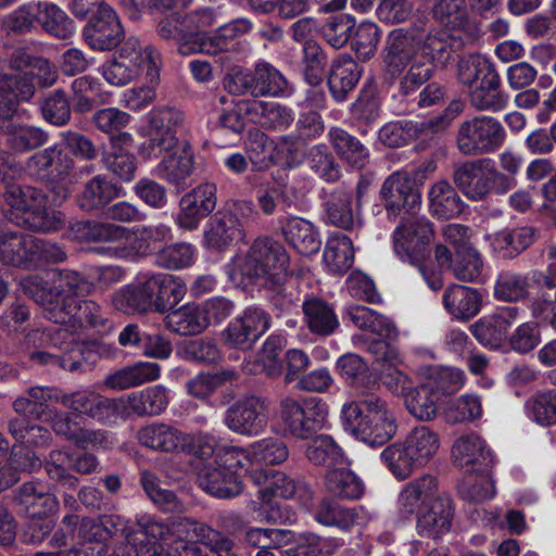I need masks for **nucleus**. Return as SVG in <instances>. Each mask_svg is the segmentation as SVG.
<instances>
[{"instance_id":"nucleus-1","label":"nucleus","mask_w":556,"mask_h":556,"mask_svg":"<svg viewBox=\"0 0 556 556\" xmlns=\"http://www.w3.org/2000/svg\"><path fill=\"white\" fill-rule=\"evenodd\" d=\"M466 40V33L450 27L396 28L387 37L383 63L392 76L402 74L409 65L403 80V88L408 92L430 79L434 68L444 66Z\"/></svg>"},{"instance_id":"nucleus-2","label":"nucleus","mask_w":556,"mask_h":556,"mask_svg":"<svg viewBox=\"0 0 556 556\" xmlns=\"http://www.w3.org/2000/svg\"><path fill=\"white\" fill-rule=\"evenodd\" d=\"M123 36L116 12L106 7V83L125 86L144 70L146 80L155 84L160 79V54L151 46L142 47L136 37L122 42Z\"/></svg>"},{"instance_id":"nucleus-3","label":"nucleus","mask_w":556,"mask_h":556,"mask_svg":"<svg viewBox=\"0 0 556 556\" xmlns=\"http://www.w3.org/2000/svg\"><path fill=\"white\" fill-rule=\"evenodd\" d=\"M16 73L0 75V127L12 117L21 101H28L35 93V85L49 87L58 78L54 66L48 59L17 51L10 60Z\"/></svg>"},{"instance_id":"nucleus-4","label":"nucleus","mask_w":556,"mask_h":556,"mask_svg":"<svg viewBox=\"0 0 556 556\" xmlns=\"http://www.w3.org/2000/svg\"><path fill=\"white\" fill-rule=\"evenodd\" d=\"M286 249L268 238L256 239L245 254L236 255L226 266L229 279L236 285H248L262 279L278 283L287 270Z\"/></svg>"},{"instance_id":"nucleus-5","label":"nucleus","mask_w":556,"mask_h":556,"mask_svg":"<svg viewBox=\"0 0 556 556\" xmlns=\"http://www.w3.org/2000/svg\"><path fill=\"white\" fill-rule=\"evenodd\" d=\"M341 418L345 430L370 446L386 444L397 430L393 412L386 401L376 395L345 403L341 409Z\"/></svg>"},{"instance_id":"nucleus-6","label":"nucleus","mask_w":556,"mask_h":556,"mask_svg":"<svg viewBox=\"0 0 556 556\" xmlns=\"http://www.w3.org/2000/svg\"><path fill=\"white\" fill-rule=\"evenodd\" d=\"M0 208L8 220L30 230L48 232L62 226L61 214L48 207L47 194L35 187H7L0 198Z\"/></svg>"},{"instance_id":"nucleus-7","label":"nucleus","mask_w":556,"mask_h":556,"mask_svg":"<svg viewBox=\"0 0 556 556\" xmlns=\"http://www.w3.org/2000/svg\"><path fill=\"white\" fill-rule=\"evenodd\" d=\"M441 446L438 432L428 426L413 428L405 440L387 446L381 458L392 475L404 480L434 459Z\"/></svg>"},{"instance_id":"nucleus-8","label":"nucleus","mask_w":556,"mask_h":556,"mask_svg":"<svg viewBox=\"0 0 556 556\" xmlns=\"http://www.w3.org/2000/svg\"><path fill=\"white\" fill-rule=\"evenodd\" d=\"M255 215L251 201L228 202L204 225L202 245L213 251H224L245 237L244 223Z\"/></svg>"},{"instance_id":"nucleus-9","label":"nucleus","mask_w":556,"mask_h":556,"mask_svg":"<svg viewBox=\"0 0 556 556\" xmlns=\"http://www.w3.org/2000/svg\"><path fill=\"white\" fill-rule=\"evenodd\" d=\"M45 317L62 328H59L53 334L51 331L40 332L41 341L58 346L63 338V332L76 333L97 324L101 318V306L91 300L67 296L63 299L62 303L46 308ZM38 333L39 331L36 332V334Z\"/></svg>"},{"instance_id":"nucleus-10","label":"nucleus","mask_w":556,"mask_h":556,"mask_svg":"<svg viewBox=\"0 0 556 556\" xmlns=\"http://www.w3.org/2000/svg\"><path fill=\"white\" fill-rule=\"evenodd\" d=\"M147 123L140 134L147 140L140 146L139 152L146 159L159 157L164 151L175 149L179 142L177 131L184 126L185 115L181 111L160 105L144 115Z\"/></svg>"},{"instance_id":"nucleus-11","label":"nucleus","mask_w":556,"mask_h":556,"mask_svg":"<svg viewBox=\"0 0 556 556\" xmlns=\"http://www.w3.org/2000/svg\"><path fill=\"white\" fill-rule=\"evenodd\" d=\"M454 182L473 201L484 199L492 189L497 193H505L514 187V180L500 172L494 161L489 157L458 165L454 172Z\"/></svg>"},{"instance_id":"nucleus-12","label":"nucleus","mask_w":556,"mask_h":556,"mask_svg":"<svg viewBox=\"0 0 556 556\" xmlns=\"http://www.w3.org/2000/svg\"><path fill=\"white\" fill-rule=\"evenodd\" d=\"M225 86L233 94L253 97H285L289 94V84L285 76L271 64L260 61L253 71L233 68L225 78Z\"/></svg>"},{"instance_id":"nucleus-13","label":"nucleus","mask_w":556,"mask_h":556,"mask_svg":"<svg viewBox=\"0 0 556 556\" xmlns=\"http://www.w3.org/2000/svg\"><path fill=\"white\" fill-rule=\"evenodd\" d=\"M506 138L501 122L492 116L480 115L463 122L456 136V147L466 156L492 153Z\"/></svg>"},{"instance_id":"nucleus-14","label":"nucleus","mask_w":556,"mask_h":556,"mask_svg":"<svg viewBox=\"0 0 556 556\" xmlns=\"http://www.w3.org/2000/svg\"><path fill=\"white\" fill-rule=\"evenodd\" d=\"M279 408L285 429L298 439H307L321 429L328 416L327 404L315 396L299 401L287 395L280 400Z\"/></svg>"},{"instance_id":"nucleus-15","label":"nucleus","mask_w":556,"mask_h":556,"mask_svg":"<svg viewBox=\"0 0 556 556\" xmlns=\"http://www.w3.org/2000/svg\"><path fill=\"white\" fill-rule=\"evenodd\" d=\"M433 239L432 224L426 217L404 219L393 231V250L403 263L420 266L430 255Z\"/></svg>"},{"instance_id":"nucleus-16","label":"nucleus","mask_w":556,"mask_h":556,"mask_svg":"<svg viewBox=\"0 0 556 556\" xmlns=\"http://www.w3.org/2000/svg\"><path fill=\"white\" fill-rule=\"evenodd\" d=\"M51 286L37 275H29L21 280V286L35 299L43 311L50 305L62 303L64 298L77 296V291L85 283L84 278L76 271L68 269H52L48 273Z\"/></svg>"},{"instance_id":"nucleus-17","label":"nucleus","mask_w":556,"mask_h":556,"mask_svg":"<svg viewBox=\"0 0 556 556\" xmlns=\"http://www.w3.org/2000/svg\"><path fill=\"white\" fill-rule=\"evenodd\" d=\"M268 420V400L253 394L237 400L224 415V424L231 432L248 438L262 434Z\"/></svg>"},{"instance_id":"nucleus-18","label":"nucleus","mask_w":556,"mask_h":556,"mask_svg":"<svg viewBox=\"0 0 556 556\" xmlns=\"http://www.w3.org/2000/svg\"><path fill=\"white\" fill-rule=\"evenodd\" d=\"M170 402L169 391L162 384L144 388L106 401V412L122 419L152 417L164 413Z\"/></svg>"},{"instance_id":"nucleus-19","label":"nucleus","mask_w":556,"mask_h":556,"mask_svg":"<svg viewBox=\"0 0 556 556\" xmlns=\"http://www.w3.org/2000/svg\"><path fill=\"white\" fill-rule=\"evenodd\" d=\"M165 273H139L135 282L114 293L112 302L116 309L130 312H149L154 309L156 296L162 289Z\"/></svg>"},{"instance_id":"nucleus-20","label":"nucleus","mask_w":556,"mask_h":556,"mask_svg":"<svg viewBox=\"0 0 556 556\" xmlns=\"http://www.w3.org/2000/svg\"><path fill=\"white\" fill-rule=\"evenodd\" d=\"M269 316L265 311L249 307L228 324L222 337L230 348L247 351L269 329Z\"/></svg>"},{"instance_id":"nucleus-21","label":"nucleus","mask_w":556,"mask_h":556,"mask_svg":"<svg viewBox=\"0 0 556 556\" xmlns=\"http://www.w3.org/2000/svg\"><path fill=\"white\" fill-rule=\"evenodd\" d=\"M217 188L214 184L204 182L186 193L179 203V212L174 222L179 229L193 231L199 228L201 220L216 207Z\"/></svg>"},{"instance_id":"nucleus-22","label":"nucleus","mask_w":556,"mask_h":556,"mask_svg":"<svg viewBox=\"0 0 556 556\" xmlns=\"http://www.w3.org/2000/svg\"><path fill=\"white\" fill-rule=\"evenodd\" d=\"M344 316L357 328L376 334L380 338L375 346L384 352L388 361H391L395 352L389 350L386 340H393L397 336L394 324L386 316L359 304H349L344 308Z\"/></svg>"},{"instance_id":"nucleus-23","label":"nucleus","mask_w":556,"mask_h":556,"mask_svg":"<svg viewBox=\"0 0 556 556\" xmlns=\"http://www.w3.org/2000/svg\"><path fill=\"white\" fill-rule=\"evenodd\" d=\"M447 495L440 491L434 476L425 473L407 482L397 496V509L404 517L417 515L420 510L437 501V497Z\"/></svg>"},{"instance_id":"nucleus-24","label":"nucleus","mask_w":556,"mask_h":556,"mask_svg":"<svg viewBox=\"0 0 556 556\" xmlns=\"http://www.w3.org/2000/svg\"><path fill=\"white\" fill-rule=\"evenodd\" d=\"M103 535L104 526L101 520L80 519L76 514H67L62 518L60 528L52 534L50 545L52 547H62L70 540L78 538L81 543H96L100 545L97 551V554H100L103 551Z\"/></svg>"},{"instance_id":"nucleus-25","label":"nucleus","mask_w":556,"mask_h":556,"mask_svg":"<svg viewBox=\"0 0 556 556\" xmlns=\"http://www.w3.org/2000/svg\"><path fill=\"white\" fill-rule=\"evenodd\" d=\"M452 457L459 467L477 472H485L494 464L492 451L476 433L458 437L452 445Z\"/></svg>"},{"instance_id":"nucleus-26","label":"nucleus","mask_w":556,"mask_h":556,"mask_svg":"<svg viewBox=\"0 0 556 556\" xmlns=\"http://www.w3.org/2000/svg\"><path fill=\"white\" fill-rule=\"evenodd\" d=\"M381 198L389 214L396 216L402 210H414L419 206L421 197L407 174L395 172L383 182Z\"/></svg>"},{"instance_id":"nucleus-27","label":"nucleus","mask_w":556,"mask_h":556,"mask_svg":"<svg viewBox=\"0 0 556 556\" xmlns=\"http://www.w3.org/2000/svg\"><path fill=\"white\" fill-rule=\"evenodd\" d=\"M138 441L146 447L164 453H182L193 437L165 422H152L137 433Z\"/></svg>"},{"instance_id":"nucleus-28","label":"nucleus","mask_w":556,"mask_h":556,"mask_svg":"<svg viewBox=\"0 0 556 556\" xmlns=\"http://www.w3.org/2000/svg\"><path fill=\"white\" fill-rule=\"evenodd\" d=\"M519 317V309L507 306L497 309L491 316L479 319L471 326V333L484 346L498 348L505 340L507 330Z\"/></svg>"},{"instance_id":"nucleus-29","label":"nucleus","mask_w":556,"mask_h":556,"mask_svg":"<svg viewBox=\"0 0 556 556\" xmlns=\"http://www.w3.org/2000/svg\"><path fill=\"white\" fill-rule=\"evenodd\" d=\"M167 528L168 525L149 516H141L137 521V529L134 530L130 543L136 548L137 556H175L156 544L159 541H164L169 545Z\"/></svg>"},{"instance_id":"nucleus-30","label":"nucleus","mask_w":556,"mask_h":556,"mask_svg":"<svg viewBox=\"0 0 556 556\" xmlns=\"http://www.w3.org/2000/svg\"><path fill=\"white\" fill-rule=\"evenodd\" d=\"M237 106L253 123L268 129H286L294 121V113L291 109L274 101H242Z\"/></svg>"},{"instance_id":"nucleus-31","label":"nucleus","mask_w":556,"mask_h":556,"mask_svg":"<svg viewBox=\"0 0 556 556\" xmlns=\"http://www.w3.org/2000/svg\"><path fill=\"white\" fill-rule=\"evenodd\" d=\"M198 479L202 490L215 497L229 498L242 492L239 478L226 471L211 458L204 460L200 467Z\"/></svg>"},{"instance_id":"nucleus-32","label":"nucleus","mask_w":556,"mask_h":556,"mask_svg":"<svg viewBox=\"0 0 556 556\" xmlns=\"http://www.w3.org/2000/svg\"><path fill=\"white\" fill-rule=\"evenodd\" d=\"M453 510V502L450 495L437 497V501L416 515V529L418 534L437 540L448 532Z\"/></svg>"},{"instance_id":"nucleus-33","label":"nucleus","mask_w":556,"mask_h":556,"mask_svg":"<svg viewBox=\"0 0 556 556\" xmlns=\"http://www.w3.org/2000/svg\"><path fill=\"white\" fill-rule=\"evenodd\" d=\"M252 481L260 486L258 495L264 504L274 497L292 498L304 489L299 481L277 470H254L250 475Z\"/></svg>"},{"instance_id":"nucleus-34","label":"nucleus","mask_w":556,"mask_h":556,"mask_svg":"<svg viewBox=\"0 0 556 556\" xmlns=\"http://www.w3.org/2000/svg\"><path fill=\"white\" fill-rule=\"evenodd\" d=\"M153 175L173 185H179L193 169V153L187 143H178L175 149L164 151Z\"/></svg>"},{"instance_id":"nucleus-35","label":"nucleus","mask_w":556,"mask_h":556,"mask_svg":"<svg viewBox=\"0 0 556 556\" xmlns=\"http://www.w3.org/2000/svg\"><path fill=\"white\" fill-rule=\"evenodd\" d=\"M104 0H73L71 9L79 18H89L84 28L87 45L98 51L104 50Z\"/></svg>"},{"instance_id":"nucleus-36","label":"nucleus","mask_w":556,"mask_h":556,"mask_svg":"<svg viewBox=\"0 0 556 556\" xmlns=\"http://www.w3.org/2000/svg\"><path fill=\"white\" fill-rule=\"evenodd\" d=\"M285 240L300 254L312 255L319 251L321 240L316 227L302 217L290 216L282 227Z\"/></svg>"},{"instance_id":"nucleus-37","label":"nucleus","mask_w":556,"mask_h":556,"mask_svg":"<svg viewBox=\"0 0 556 556\" xmlns=\"http://www.w3.org/2000/svg\"><path fill=\"white\" fill-rule=\"evenodd\" d=\"M361 75L362 67L351 55H339L333 61L328 77L332 97L338 102L343 101L348 93L355 88Z\"/></svg>"},{"instance_id":"nucleus-38","label":"nucleus","mask_w":556,"mask_h":556,"mask_svg":"<svg viewBox=\"0 0 556 556\" xmlns=\"http://www.w3.org/2000/svg\"><path fill=\"white\" fill-rule=\"evenodd\" d=\"M484 240L490 243L493 253L505 258H510L532 244L534 230L527 226L515 229H504L498 232L486 233Z\"/></svg>"},{"instance_id":"nucleus-39","label":"nucleus","mask_w":556,"mask_h":556,"mask_svg":"<svg viewBox=\"0 0 556 556\" xmlns=\"http://www.w3.org/2000/svg\"><path fill=\"white\" fill-rule=\"evenodd\" d=\"M161 376V367L152 362H137L124 366L106 376V388L125 390L155 381Z\"/></svg>"},{"instance_id":"nucleus-40","label":"nucleus","mask_w":556,"mask_h":556,"mask_svg":"<svg viewBox=\"0 0 556 556\" xmlns=\"http://www.w3.org/2000/svg\"><path fill=\"white\" fill-rule=\"evenodd\" d=\"M112 151L106 156V167L117 178L130 181L135 176L136 163L130 153L132 137L129 132H119L110 136Z\"/></svg>"},{"instance_id":"nucleus-41","label":"nucleus","mask_w":556,"mask_h":556,"mask_svg":"<svg viewBox=\"0 0 556 556\" xmlns=\"http://www.w3.org/2000/svg\"><path fill=\"white\" fill-rule=\"evenodd\" d=\"M445 309L457 319H469L480 311L481 298L469 287L453 285L443 294Z\"/></svg>"},{"instance_id":"nucleus-42","label":"nucleus","mask_w":556,"mask_h":556,"mask_svg":"<svg viewBox=\"0 0 556 556\" xmlns=\"http://www.w3.org/2000/svg\"><path fill=\"white\" fill-rule=\"evenodd\" d=\"M33 235L4 231L0 233V262L20 268L29 269L30 242Z\"/></svg>"},{"instance_id":"nucleus-43","label":"nucleus","mask_w":556,"mask_h":556,"mask_svg":"<svg viewBox=\"0 0 556 556\" xmlns=\"http://www.w3.org/2000/svg\"><path fill=\"white\" fill-rule=\"evenodd\" d=\"M316 520L325 526L349 530L366 523L367 516L363 507L344 508L333 501L324 500L316 510Z\"/></svg>"},{"instance_id":"nucleus-44","label":"nucleus","mask_w":556,"mask_h":556,"mask_svg":"<svg viewBox=\"0 0 556 556\" xmlns=\"http://www.w3.org/2000/svg\"><path fill=\"white\" fill-rule=\"evenodd\" d=\"M324 264L329 273L343 274L354 263V248L352 240L340 232H332L326 241Z\"/></svg>"},{"instance_id":"nucleus-45","label":"nucleus","mask_w":556,"mask_h":556,"mask_svg":"<svg viewBox=\"0 0 556 556\" xmlns=\"http://www.w3.org/2000/svg\"><path fill=\"white\" fill-rule=\"evenodd\" d=\"M252 24L247 18H238L230 23L219 26L213 34L211 40L202 43H194L192 47L182 45L184 52H201L206 54H215L225 49L228 43L250 31Z\"/></svg>"},{"instance_id":"nucleus-46","label":"nucleus","mask_w":556,"mask_h":556,"mask_svg":"<svg viewBox=\"0 0 556 556\" xmlns=\"http://www.w3.org/2000/svg\"><path fill=\"white\" fill-rule=\"evenodd\" d=\"M329 139L338 156L354 168H363L369 161L368 149L342 128L329 130Z\"/></svg>"},{"instance_id":"nucleus-47","label":"nucleus","mask_w":556,"mask_h":556,"mask_svg":"<svg viewBox=\"0 0 556 556\" xmlns=\"http://www.w3.org/2000/svg\"><path fill=\"white\" fill-rule=\"evenodd\" d=\"M440 393L431 381H426L412 390L404 397V403L412 416L418 420H432L438 410Z\"/></svg>"},{"instance_id":"nucleus-48","label":"nucleus","mask_w":556,"mask_h":556,"mask_svg":"<svg viewBox=\"0 0 556 556\" xmlns=\"http://www.w3.org/2000/svg\"><path fill=\"white\" fill-rule=\"evenodd\" d=\"M352 193L343 188L333 190L326 201V220L327 223L345 229L352 230L361 224L359 218L352 210Z\"/></svg>"},{"instance_id":"nucleus-49","label":"nucleus","mask_w":556,"mask_h":556,"mask_svg":"<svg viewBox=\"0 0 556 556\" xmlns=\"http://www.w3.org/2000/svg\"><path fill=\"white\" fill-rule=\"evenodd\" d=\"M430 211L438 218L448 219L460 215L464 202L453 186L441 180L435 182L429 191Z\"/></svg>"},{"instance_id":"nucleus-50","label":"nucleus","mask_w":556,"mask_h":556,"mask_svg":"<svg viewBox=\"0 0 556 556\" xmlns=\"http://www.w3.org/2000/svg\"><path fill=\"white\" fill-rule=\"evenodd\" d=\"M8 117L0 135L10 149L14 152H25L41 147L48 140V135L40 128L34 126H14Z\"/></svg>"},{"instance_id":"nucleus-51","label":"nucleus","mask_w":556,"mask_h":556,"mask_svg":"<svg viewBox=\"0 0 556 556\" xmlns=\"http://www.w3.org/2000/svg\"><path fill=\"white\" fill-rule=\"evenodd\" d=\"M38 24L58 39L67 40L75 33L72 18L56 4L49 1H38Z\"/></svg>"},{"instance_id":"nucleus-52","label":"nucleus","mask_w":556,"mask_h":556,"mask_svg":"<svg viewBox=\"0 0 556 556\" xmlns=\"http://www.w3.org/2000/svg\"><path fill=\"white\" fill-rule=\"evenodd\" d=\"M285 345L283 338L270 336L266 339L258 355L256 363L244 362L243 371L248 374H257L264 371L268 377L276 378L282 374V363L279 354Z\"/></svg>"},{"instance_id":"nucleus-53","label":"nucleus","mask_w":556,"mask_h":556,"mask_svg":"<svg viewBox=\"0 0 556 556\" xmlns=\"http://www.w3.org/2000/svg\"><path fill=\"white\" fill-rule=\"evenodd\" d=\"M303 312L309 330L316 334L329 336L339 327L332 307L324 300H306L303 303Z\"/></svg>"},{"instance_id":"nucleus-54","label":"nucleus","mask_w":556,"mask_h":556,"mask_svg":"<svg viewBox=\"0 0 556 556\" xmlns=\"http://www.w3.org/2000/svg\"><path fill=\"white\" fill-rule=\"evenodd\" d=\"M164 323L172 332L181 336H195L206 329L200 306L193 304H186L169 312Z\"/></svg>"},{"instance_id":"nucleus-55","label":"nucleus","mask_w":556,"mask_h":556,"mask_svg":"<svg viewBox=\"0 0 556 556\" xmlns=\"http://www.w3.org/2000/svg\"><path fill=\"white\" fill-rule=\"evenodd\" d=\"M501 77L494 75L493 81L479 84L469 94L470 104L479 111L498 112L506 108L508 94L501 90Z\"/></svg>"},{"instance_id":"nucleus-56","label":"nucleus","mask_w":556,"mask_h":556,"mask_svg":"<svg viewBox=\"0 0 556 556\" xmlns=\"http://www.w3.org/2000/svg\"><path fill=\"white\" fill-rule=\"evenodd\" d=\"M215 22L216 16L214 11L211 9H203L184 15L180 23L184 24V27H186L185 31H187V35L182 37V41L180 43V54L190 55L194 53L184 52V43H187V46L192 47L194 43L199 45L207 40H211L212 35L205 34L204 29L213 26Z\"/></svg>"},{"instance_id":"nucleus-57","label":"nucleus","mask_w":556,"mask_h":556,"mask_svg":"<svg viewBox=\"0 0 556 556\" xmlns=\"http://www.w3.org/2000/svg\"><path fill=\"white\" fill-rule=\"evenodd\" d=\"M496 74L498 73L494 64L482 54H470L458 62V80L465 86H472L476 83L482 84L484 80L491 83Z\"/></svg>"},{"instance_id":"nucleus-58","label":"nucleus","mask_w":556,"mask_h":556,"mask_svg":"<svg viewBox=\"0 0 556 556\" xmlns=\"http://www.w3.org/2000/svg\"><path fill=\"white\" fill-rule=\"evenodd\" d=\"M106 256L138 260L134 228L106 224Z\"/></svg>"},{"instance_id":"nucleus-59","label":"nucleus","mask_w":556,"mask_h":556,"mask_svg":"<svg viewBox=\"0 0 556 556\" xmlns=\"http://www.w3.org/2000/svg\"><path fill=\"white\" fill-rule=\"evenodd\" d=\"M326 489L333 496L346 500H357L364 493L363 481L351 470L338 468L326 476Z\"/></svg>"},{"instance_id":"nucleus-60","label":"nucleus","mask_w":556,"mask_h":556,"mask_svg":"<svg viewBox=\"0 0 556 556\" xmlns=\"http://www.w3.org/2000/svg\"><path fill=\"white\" fill-rule=\"evenodd\" d=\"M523 408L533 422L543 427L556 425V389L533 394L525 402Z\"/></svg>"},{"instance_id":"nucleus-61","label":"nucleus","mask_w":556,"mask_h":556,"mask_svg":"<svg viewBox=\"0 0 556 556\" xmlns=\"http://www.w3.org/2000/svg\"><path fill=\"white\" fill-rule=\"evenodd\" d=\"M197 248L188 242H176L164 245L155 255L159 267L168 270H179L190 267L197 260Z\"/></svg>"},{"instance_id":"nucleus-62","label":"nucleus","mask_w":556,"mask_h":556,"mask_svg":"<svg viewBox=\"0 0 556 556\" xmlns=\"http://www.w3.org/2000/svg\"><path fill=\"white\" fill-rule=\"evenodd\" d=\"M100 356L85 352L80 346H74L66 355H55L48 351H36L30 354V359L39 365H56L70 371L85 368L81 361L93 364Z\"/></svg>"},{"instance_id":"nucleus-63","label":"nucleus","mask_w":556,"mask_h":556,"mask_svg":"<svg viewBox=\"0 0 556 556\" xmlns=\"http://www.w3.org/2000/svg\"><path fill=\"white\" fill-rule=\"evenodd\" d=\"M141 484L150 500L166 511H182L184 504L176 494L152 471L141 472Z\"/></svg>"},{"instance_id":"nucleus-64","label":"nucleus","mask_w":556,"mask_h":556,"mask_svg":"<svg viewBox=\"0 0 556 556\" xmlns=\"http://www.w3.org/2000/svg\"><path fill=\"white\" fill-rule=\"evenodd\" d=\"M433 16L446 27L462 33H465L469 22L465 0H437Z\"/></svg>"}]
</instances>
